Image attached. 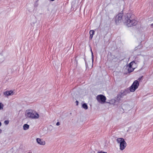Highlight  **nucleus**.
I'll return each instance as SVG.
<instances>
[{"label": "nucleus", "instance_id": "0eeeda50", "mask_svg": "<svg viewBox=\"0 0 153 153\" xmlns=\"http://www.w3.org/2000/svg\"><path fill=\"white\" fill-rule=\"evenodd\" d=\"M136 63L134 61H132L130 63L128 68V71L129 72H132L134 69L135 68H133V66L134 65H135Z\"/></svg>", "mask_w": 153, "mask_h": 153}, {"label": "nucleus", "instance_id": "4468645a", "mask_svg": "<svg viewBox=\"0 0 153 153\" xmlns=\"http://www.w3.org/2000/svg\"><path fill=\"white\" fill-rule=\"evenodd\" d=\"M4 107V105L2 103L0 102V110L2 109Z\"/></svg>", "mask_w": 153, "mask_h": 153}, {"label": "nucleus", "instance_id": "9b49d317", "mask_svg": "<svg viewBox=\"0 0 153 153\" xmlns=\"http://www.w3.org/2000/svg\"><path fill=\"white\" fill-rule=\"evenodd\" d=\"M94 31L93 30H91L90 31L89 33L90 34V39H91L93 38V36L94 34Z\"/></svg>", "mask_w": 153, "mask_h": 153}, {"label": "nucleus", "instance_id": "7ed1b4c3", "mask_svg": "<svg viewBox=\"0 0 153 153\" xmlns=\"http://www.w3.org/2000/svg\"><path fill=\"white\" fill-rule=\"evenodd\" d=\"M117 142L120 144V149L123 150L125 149L126 146V143L124 139L122 138H118L117 139Z\"/></svg>", "mask_w": 153, "mask_h": 153}, {"label": "nucleus", "instance_id": "f3484780", "mask_svg": "<svg viewBox=\"0 0 153 153\" xmlns=\"http://www.w3.org/2000/svg\"><path fill=\"white\" fill-rule=\"evenodd\" d=\"M97 153H107L106 152H103V151H100V152H98Z\"/></svg>", "mask_w": 153, "mask_h": 153}, {"label": "nucleus", "instance_id": "a211bd4d", "mask_svg": "<svg viewBox=\"0 0 153 153\" xmlns=\"http://www.w3.org/2000/svg\"><path fill=\"white\" fill-rule=\"evenodd\" d=\"M56 126H59V125H60V123H59V122H58L56 123Z\"/></svg>", "mask_w": 153, "mask_h": 153}, {"label": "nucleus", "instance_id": "2eb2a0df", "mask_svg": "<svg viewBox=\"0 0 153 153\" xmlns=\"http://www.w3.org/2000/svg\"><path fill=\"white\" fill-rule=\"evenodd\" d=\"M142 47V46L140 45H139L137 47H136V48H135V50H137L138 48H139V49H140V48H141Z\"/></svg>", "mask_w": 153, "mask_h": 153}, {"label": "nucleus", "instance_id": "b1692460", "mask_svg": "<svg viewBox=\"0 0 153 153\" xmlns=\"http://www.w3.org/2000/svg\"><path fill=\"white\" fill-rule=\"evenodd\" d=\"M51 1H54V0H50Z\"/></svg>", "mask_w": 153, "mask_h": 153}, {"label": "nucleus", "instance_id": "412c9836", "mask_svg": "<svg viewBox=\"0 0 153 153\" xmlns=\"http://www.w3.org/2000/svg\"><path fill=\"white\" fill-rule=\"evenodd\" d=\"M151 27L152 28H153V24H152L151 25Z\"/></svg>", "mask_w": 153, "mask_h": 153}, {"label": "nucleus", "instance_id": "ddd939ff", "mask_svg": "<svg viewBox=\"0 0 153 153\" xmlns=\"http://www.w3.org/2000/svg\"><path fill=\"white\" fill-rule=\"evenodd\" d=\"M82 107L85 109H87L88 108L87 105L86 103H84L82 105Z\"/></svg>", "mask_w": 153, "mask_h": 153}, {"label": "nucleus", "instance_id": "dca6fc26", "mask_svg": "<svg viewBox=\"0 0 153 153\" xmlns=\"http://www.w3.org/2000/svg\"><path fill=\"white\" fill-rule=\"evenodd\" d=\"M9 123V121L8 120H6L4 121V123L5 125H7Z\"/></svg>", "mask_w": 153, "mask_h": 153}, {"label": "nucleus", "instance_id": "f257e3e1", "mask_svg": "<svg viewBox=\"0 0 153 153\" xmlns=\"http://www.w3.org/2000/svg\"><path fill=\"white\" fill-rule=\"evenodd\" d=\"M134 16L129 13L126 15L125 16V24L128 27L135 26L137 24V21L134 19Z\"/></svg>", "mask_w": 153, "mask_h": 153}, {"label": "nucleus", "instance_id": "f03ea898", "mask_svg": "<svg viewBox=\"0 0 153 153\" xmlns=\"http://www.w3.org/2000/svg\"><path fill=\"white\" fill-rule=\"evenodd\" d=\"M26 116L28 117L33 119H38L39 117V114L36 111L31 110L27 111Z\"/></svg>", "mask_w": 153, "mask_h": 153}, {"label": "nucleus", "instance_id": "aec40b11", "mask_svg": "<svg viewBox=\"0 0 153 153\" xmlns=\"http://www.w3.org/2000/svg\"><path fill=\"white\" fill-rule=\"evenodd\" d=\"M76 105H78V103H79L78 101H77V100H76Z\"/></svg>", "mask_w": 153, "mask_h": 153}, {"label": "nucleus", "instance_id": "39448f33", "mask_svg": "<svg viewBox=\"0 0 153 153\" xmlns=\"http://www.w3.org/2000/svg\"><path fill=\"white\" fill-rule=\"evenodd\" d=\"M97 100L101 103H104L106 100V97L102 95H98L97 97Z\"/></svg>", "mask_w": 153, "mask_h": 153}, {"label": "nucleus", "instance_id": "423d86ee", "mask_svg": "<svg viewBox=\"0 0 153 153\" xmlns=\"http://www.w3.org/2000/svg\"><path fill=\"white\" fill-rule=\"evenodd\" d=\"M123 14L122 13H119L116 16L115 18V22L117 24L120 22L122 19Z\"/></svg>", "mask_w": 153, "mask_h": 153}, {"label": "nucleus", "instance_id": "20e7f679", "mask_svg": "<svg viewBox=\"0 0 153 153\" xmlns=\"http://www.w3.org/2000/svg\"><path fill=\"white\" fill-rule=\"evenodd\" d=\"M139 85V83L137 80H135L130 87V91L133 92L137 89Z\"/></svg>", "mask_w": 153, "mask_h": 153}, {"label": "nucleus", "instance_id": "6ab92c4d", "mask_svg": "<svg viewBox=\"0 0 153 153\" xmlns=\"http://www.w3.org/2000/svg\"><path fill=\"white\" fill-rule=\"evenodd\" d=\"M91 54H92V61H93V53L92 52V50L91 49Z\"/></svg>", "mask_w": 153, "mask_h": 153}, {"label": "nucleus", "instance_id": "5701e85b", "mask_svg": "<svg viewBox=\"0 0 153 153\" xmlns=\"http://www.w3.org/2000/svg\"><path fill=\"white\" fill-rule=\"evenodd\" d=\"M1 123L0 122V126H1Z\"/></svg>", "mask_w": 153, "mask_h": 153}, {"label": "nucleus", "instance_id": "1a4fd4ad", "mask_svg": "<svg viewBox=\"0 0 153 153\" xmlns=\"http://www.w3.org/2000/svg\"><path fill=\"white\" fill-rule=\"evenodd\" d=\"M36 140L38 143L40 145H44L45 144V142L40 138H37Z\"/></svg>", "mask_w": 153, "mask_h": 153}, {"label": "nucleus", "instance_id": "4be33fe9", "mask_svg": "<svg viewBox=\"0 0 153 153\" xmlns=\"http://www.w3.org/2000/svg\"><path fill=\"white\" fill-rule=\"evenodd\" d=\"M2 132V130L0 129V133H1Z\"/></svg>", "mask_w": 153, "mask_h": 153}, {"label": "nucleus", "instance_id": "6e6552de", "mask_svg": "<svg viewBox=\"0 0 153 153\" xmlns=\"http://www.w3.org/2000/svg\"><path fill=\"white\" fill-rule=\"evenodd\" d=\"M129 92V90L128 89H126L125 91H122L121 92L120 96L122 97L123 96L126 95Z\"/></svg>", "mask_w": 153, "mask_h": 153}, {"label": "nucleus", "instance_id": "f8f14e48", "mask_svg": "<svg viewBox=\"0 0 153 153\" xmlns=\"http://www.w3.org/2000/svg\"><path fill=\"white\" fill-rule=\"evenodd\" d=\"M29 126L27 124H25L23 126V129L24 130H27L29 129Z\"/></svg>", "mask_w": 153, "mask_h": 153}, {"label": "nucleus", "instance_id": "9d476101", "mask_svg": "<svg viewBox=\"0 0 153 153\" xmlns=\"http://www.w3.org/2000/svg\"><path fill=\"white\" fill-rule=\"evenodd\" d=\"M13 94V91L12 90L7 91L4 92V94L6 95L7 96L12 95Z\"/></svg>", "mask_w": 153, "mask_h": 153}, {"label": "nucleus", "instance_id": "393cba45", "mask_svg": "<svg viewBox=\"0 0 153 153\" xmlns=\"http://www.w3.org/2000/svg\"><path fill=\"white\" fill-rule=\"evenodd\" d=\"M141 77L140 78H139L138 79L140 80V79H141Z\"/></svg>", "mask_w": 153, "mask_h": 153}]
</instances>
